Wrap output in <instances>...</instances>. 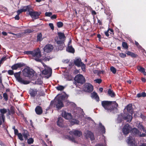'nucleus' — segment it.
I'll use <instances>...</instances> for the list:
<instances>
[{
  "instance_id": "61",
  "label": "nucleus",
  "mask_w": 146,
  "mask_h": 146,
  "mask_svg": "<svg viewBox=\"0 0 146 146\" xmlns=\"http://www.w3.org/2000/svg\"><path fill=\"white\" fill-rule=\"evenodd\" d=\"M56 16L55 15H54L51 17V19H55L56 18Z\"/></svg>"
},
{
  "instance_id": "35",
  "label": "nucleus",
  "mask_w": 146,
  "mask_h": 146,
  "mask_svg": "<svg viewBox=\"0 0 146 146\" xmlns=\"http://www.w3.org/2000/svg\"><path fill=\"white\" fill-rule=\"evenodd\" d=\"M100 127L101 128V130L102 131L103 133L105 132V128L104 126L102 125V124L101 123H100L99 124Z\"/></svg>"
},
{
  "instance_id": "22",
  "label": "nucleus",
  "mask_w": 146,
  "mask_h": 146,
  "mask_svg": "<svg viewBox=\"0 0 146 146\" xmlns=\"http://www.w3.org/2000/svg\"><path fill=\"white\" fill-rule=\"evenodd\" d=\"M0 112L1 113V114H0V116L2 117L3 118V117L5 118L4 114L7 112V110L5 108L1 109L0 110Z\"/></svg>"
},
{
  "instance_id": "10",
  "label": "nucleus",
  "mask_w": 146,
  "mask_h": 146,
  "mask_svg": "<svg viewBox=\"0 0 146 146\" xmlns=\"http://www.w3.org/2000/svg\"><path fill=\"white\" fill-rule=\"evenodd\" d=\"M32 11H29V14L31 17L33 19H35L38 18L39 16L41 14L40 12H37L34 11L33 10H32V9H31Z\"/></svg>"
},
{
  "instance_id": "55",
  "label": "nucleus",
  "mask_w": 146,
  "mask_h": 146,
  "mask_svg": "<svg viewBox=\"0 0 146 146\" xmlns=\"http://www.w3.org/2000/svg\"><path fill=\"white\" fill-rule=\"evenodd\" d=\"M33 7L31 6H28V12L29 13V11H32L31 9H32V10H33Z\"/></svg>"
},
{
  "instance_id": "50",
  "label": "nucleus",
  "mask_w": 146,
  "mask_h": 146,
  "mask_svg": "<svg viewBox=\"0 0 146 146\" xmlns=\"http://www.w3.org/2000/svg\"><path fill=\"white\" fill-rule=\"evenodd\" d=\"M96 83H100L102 82V80L100 79H96L94 80Z\"/></svg>"
},
{
  "instance_id": "13",
  "label": "nucleus",
  "mask_w": 146,
  "mask_h": 146,
  "mask_svg": "<svg viewBox=\"0 0 146 146\" xmlns=\"http://www.w3.org/2000/svg\"><path fill=\"white\" fill-rule=\"evenodd\" d=\"M131 129V128L127 124L124 126L123 129V132L124 134L126 135L128 133Z\"/></svg>"
},
{
  "instance_id": "58",
  "label": "nucleus",
  "mask_w": 146,
  "mask_h": 146,
  "mask_svg": "<svg viewBox=\"0 0 146 146\" xmlns=\"http://www.w3.org/2000/svg\"><path fill=\"white\" fill-rule=\"evenodd\" d=\"M14 131L15 134V135H17V134L19 133H18V131L17 129L15 130H14Z\"/></svg>"
},
{
  "instance_id": "28",
  "label": "nucleus",
  "mask_w": 146,
  "mask_h": 146,
  "mask_svg": "<svg viewBox=\"0 0 146 146\" xmlns=\"http://www.w3.org/2000/svg\"><path fill=\"white\" fill-rule=\"evenodd\" d=\"M126 53L128 55L132 57H135L136 56V55L132 52L127 51Z\"/></svg>"
},
{
  "instance_id": "30",
  "label": "nucleus",
  "mask_w": 146,
  "mask_h": 146,
  "mask_svg": "<svg viewBox=\"0 0 146 146\" xmlns=\"http://www.w3.org/2000/svg\"><path fill=\"white\" fill-rule=\"evenodd\" d=\"M146 96V94L144 92H142L141 93H139L137 94V97L138 98H140L141 97H145Z\"/></svg>"
},
{
  "instance_id": "36",
  "label": "nucleus",
  "mask_w": 146,
  "mask_h": 146,
  "mask_svg": "<svg viewBox=\"0 0 146 146\" xmlns=\"http://www.w3.org/2000/svg\"><path fill=\"white\" fill-rule=\"evenodd\" d=\"M122 47L125 49H127L128 48V46L127 43L125 42H123L122 43Z\"/></svg>"
},
{
  "instance_id": "62",
  "label": "nucleus",
  "mask_w": 146,
  "mask_h": 146,
  "mask_svg": "<svg viewBox=\"0 0 146 146\" xmlns=\"http://www.w3.org/2000/svg\"><path fill=\"white\" fill-rule=\"evenodd\" d=\"M2 34L4 36H6L7 35V33L5 32H2Z\"/></svg>"
},
{
  "instance_id": "1",
  "label": "nucleus",
  "mask_w": 146,
  "mask_h": 146,
  "mask_svg": "<svg viewBox=\"0 0 146 146\" xmlns=\"http://www.w3.org/2000/svg\"><path fill=\"white\" fill-rule=\"evenodd\" d=\"M29 54L31 55L34 57V58L36 61L41 62L44 68V70L42 71V74L48 75V78L51 76L52 73V69L47 66L43 63L41 62V60L39 59L41 57V55L40 50L39 49L35 50L33 51H28V55Z\"/></svg>"
},
{
  "instance_id": "40",
  "label": "nucleus",
  "mask_w": 146,
  "mask_h": 146,
  "mask_svg": "<svg viewBox=\"0 0 146 146\" xmlns=\"http://www.w3.org/2000/svg\"><path fill=\"white\" fill-rule=\"evenodd\" d=\"M111 71L113 73L115 74L116 72V69L114 67L112 66L110 68Z\"/></svg>"
},
{
  "instance_id": "64",
  "label": "nucleus",
  "mask_w": 146,
  "mask_h": 146,
  "mask_svg": "<svg viewBox=\"0 0 146 146\" xmlns=\"http://www.w3.org/2000/svg\"><path fill=\"white\" fill-rule=\"evenodd\" d=\"M103 89L102 88H100L99 89V91L100 92H102L103 91Z\"/></svg>"
},
{
  "instance_id": "53",
  "label": "nucleus",
  "mask_w": 146,
  "mask_h": 146,
  "mask_svg": "<svg viewBox=\"0 0 146 146\" xmlns=\"http://www.w3.org/2000/svg\"><path fill=\"white\" fill-rule=\"evenodd\" d=\"M23 12V10H22L21 9L18 10L17 11V14L19 15L20 13H21Z\"/></svg>"
},
{
  "instance_id": "57",
  "label": "nucleus",
  "mask_w": 146,
  "mask_h": 146,
  "mask_svg": "<svg viewBox=\"0 0 146 146\" xmlns=\"http://www.w3.org/2000/svg\"><path fill=\"white\" fill-rule=\"evenodd\" d=\"M139 135L141 137H143L145 136L146 134L145 133L141 134V132H140L139 134Z\"/></svg>"
},
{
  "instance_id": "17",
  "label": "nucleus",
  "mask_w": 146,
  "mask_h": 146,
  "mask_svg": "<svg viewBox=\"0 0 146 146\" xmlns=\"http://www.w3.org/2000/svg\"><path fill=\"white\" fill-rule=\"evenodd\" d=\"M64 121L63 119L61 117L58 118L57 122L58 126L60 127H62L63 126Z\"/></svg>"
},
{
  "instance_id": "2",
  "label": "nucleus",
  "mask_w": 146,
  "mask_h": 146,
  "mask_svg": "<svg viewBox=\"0 0 146 146\" xmlns=\"http://www.w3.org/2000/svg\"><path fill=\"white\" fill-rule=\"evenodd\" d=\"M102 105L105 110L109 111H111L118 106V104L114 101H103L102 102Z\"/></svg>"
},
{
  "instance_id": "38",
  "label": "nucleus",
  "mask_w": 146,
  "mask_h": 146,
  "mask_svg": "<svg viewBox=\"0 0 146 146\" xmlns=\"http://www.w3.org/2000/svg\"><path fill=\"white\" fill-rule=\"evenodd\" d=\"M27 130H24V133H23V137L25 139H27Z\"/></svg>"
},
{
  "instance_id": "56",
  "label": "nucleus",
  "mask_w": 146,
  "mask_h": 146,
  "mask_svg": "<svg viewBox=\"0 0 146 146\" xmlns=\"http://www.w3.org/2000/svg\"><path fill=\"white\" fill-rule=\"evenodd\" d=\"M19 15L18 14L15 17V20H19Z\"/></svg>"
},
{
  "instance_id": "29",
  "label": "nucleus",
  "mask_w": 146,
  "mask_h": 146,
  "mask_svg": "<svg viewBox=\"0 0 146 146\" xmlns=\"http://www.w3.org/2000/svg\"><path fill=\"white\" fill-rule=\"evenodd\" d=\"M108 94L111 97H113L115 96V94L114 92L110 89H109L108 91Z\"/></svg>"
},
{
  "instance_id": "49",
  "label": "nucleus",
  "mask_w": 146,
  "mask_h": 146,
  "mask_svg": "<svg viewBox=\"0 0 146 146\" xmlns=\"http://www.w3.org/2000/svg\"><path fill=\"white\" fill-rule=\"evenodd\" d=\"M52 15V13L51 12H46L45 13V15L47 17H50Z\"/></svg>"
},
{
  "instance_id": "12",
  "label": "nucleus",
  "mask_w": 146,
  "mask_h": 146,
  "mask_svg": "<svg viewBox=\"0 0 146 146\" xmlns=\"http://www.w3.org/2000/svg\"><path fill=\"white\" fill-rule=\"evenodd\" d=\"M84 86V90L86 92H91L93 90V87L92 85L90 83H86Z\"/></svg>"
},
{
  "instance_id": "21",
  "label": "nucleus",
  "mask_w": 146,
  "mask_h": 146,
  "mask_svg": "<svg viewBox=\"0 0 146 146\" xmlns=\"http://www.w3.org/2000/svg\"><path fill=\"white\" fill-rule=\"evenodd\" d=\"M35 111L36 113L38 115L41 114L42 112L41 108L39 106H38L36 108Z\"/></svg>"
},
{
  "instance_id": "3",
  "label": "nucleus",
  "mask_w": 146,
  "mask_h": 146,
  "mask_svg": "<svg viewBox=\"0 0 146 146\" xmlns=\"http://www.w3.org/2000/svg\"><path fill=\"white\" fill-rule=\"evenodd\" d=\"M64 97V96L62 95L60 96L59 97H56L54 99V101L51 102L50 105H52L54 104V105H55L58 109H60L64 106L62 102Z\"/></svg>"
},
{
  "instance_id": "18",
  "label": "nucleus",
  "mask_w": 146,
  "mask_h": 146,
  "mask_svg": "<svg viewBox=\"0 0 146 146\" xmlns=\"http://www.w3.org/2000/svg\"><path fill=\"white\" fill-rule=\"evenodd\" d=\"M86 136V137H89L91 140H93L94 139V135L93 133L90 131H87Z\"/></svg>"
},
{
  "instance_id": "27",
  "label": "nucleus",
  "mask_w": 146,
  "mask_h": 146,
  "mask_svg": "<svg viewBox=\"0 0 146 146\" xmlns=\"http://www.w3.org/2000/svg\"><path fill=\"white\" fill-rule=\"evenodd\" d=\"M125 119L127 120L128 122H130L132 118V117L131 115H128L126 117H125Z\"/></svg>"
},
{
  "instance_id": "32",
  "label": "nucleus",
  "mask_w": 146,
  "mask_h": 146,
  "mask_svg": "<svg viewBox=\"0 0 146 146\" xmlns=\"http://www.w3.org/2000/svg\"><path fill=\"white\" fill-rule=\"evenodd\" d=\"M137 127L139 129H142L143 131L146 133V130L143 127L140 123H139V124L137 125Z\"/></svg>"
},
{
  "instance_id": "43",
  "label": "nucleus",
  "mask_w": 146,
  "mask_h": 146,
  "mask_svg": "<svg viewBox=\"0 0 146 146\" xmlns=\"http://www.w3.org/2000/svg\"><path fill=\"white\" fill-rule=\"evenodd\" d=\"M17 136L19 139L21 141L23 140V136L21 133H19L17 134Z\"/></svg>"
},
{
  "instance_id": "46",
  "label": "nucleus",
  "mask_w": 146,
  "mask_h": 146,
  "mask_svg": "<svg viewBox=\"0 0 146 146\" xmlns=\"http://www.w3.org/2000/svg\"><path fill=\"white\" fill-rule=\"evenodd\" d=\"M80 66L81 67L83 71H84L85 70V65L84 64H83V63H81L80 65Z\"/></svg>"
},
{
  "instance_id": "37",
  "label": "nucleus",
  "mask_w": 146,
  "mask_h": 146,
  "mask_svg": "<svg viewBox=\"0 0 146 146\" xmlns=\"http://www.w3.org/2000/svg\"><path fill=\"white\" fill-rule=\"evenodd\" d=\"M132 131L133 133L135 134H137L138 135L139 134L140 132H139V131L136 128H134L133 130Z\"/></svg>"
},
{
  "instance_id": "52",
  "label": "nucleus",
  "mask_w": 146,
  "mask_h": 146,
  "mask_svg": "<svg viewBox=\"0 0 146 146\" xmlns=\"http://www.w3.org/2000/svg\"><path fill=\"white\" fill-rule=\"evenodd\" d=\"M27 6L24 7L22 9L23 12H25L27 11Z\"/></svg>"
},
{
  "instance_id": "16",
  "label": "nucleus",
  "mask_w": 146,
  "mask_h": 146,
  "mask_svg": "<svg viewBox=\"0 0 146 146\" xmlns=\"http://www.w3.org/2000/svg\"><path fill=\"white\" fill-rule=\"evenodd\" d=\"M91 97L92 98L95 99L97 102L99 101V98L97 94L94 92L91 94Z\"/></svg>"
},
{
  "instance_id": "26",
  "label": "nucleus",
  "mask_w": 146,
  "mask_h": 146,
  "mask_svg": "<svg viewBox=\"0 0 146 146\" xmlns=\"http://www.w3.org/2000/svg\"><path fill=\"white\" fill-rule=\"evenodd\" d=\"M66 50L67 51L71 52L74 53V49L73 48L72 46H68V48H67Z\"/></svg>"
},
{
  "instance_id": "42",
  "label": "nucleus",
  "mask_w": 146,
  "mask_h": 146,
  "mask_svg": "<svg viewBox=\"0 0 146 146\" xmlns=\"http://www.w3.org/2000/svg\"><path fill=\"white\" fill-rule=\"evenodd\" d=\"M3 97L5 101H7L8 100V95L7 93H5L3 94Z\"/></svg>"
},
{
  "instance_id": "45",
  "label": "nucleus",
  "mask_w": 146,
  "mask_h": 146,
  "mask_svg": "<svg viewBox=\"0 0 146 146\" xmlns=\"http://www.w3.org/2000/svg\"><path fill=\"white\" fill-rule=\"evenodd\" d=\"M72 123H73V124H78L79 122L78 121L74 119H72L71 121Z\"/></svg>"
},
{
  "instance_id": "6",
  "label": "nucleus",
  "mask_w": 146,
  "mask_h": 146,
  "mask_svg": "<svg viewBox=\"0 0 146 146\" xmlns=\"http://www.w3.org/2000/svg\"><path fill=\"white\" fill-rule=\"evenodd\" d=\"M36 78V75L32 69L28 67V80H35Z\"/></svg>"
},
{
  "instance_id": "33",
  "label": "nucleus",
  "mask_w": 146,
  "mask_h": 146,
  "mask_svg": "<svg viewBox=\"0 0 146 146\" xmlns=\"http://www.w3.org/2000/svg\"><path fill=\"white\" fill-rule=\"evenodd\" d=\"M42 40V35L41 33L38 34L37 37V40L38 41H41Z\"/></svg>"
},
{
  "instance_id": "54",
  "label": "nucleus",
  "mask_w": 146,
  "mask_h": 146,
  "mask_svg": "<svg viewBox=\"0 0 146 146\" xmlns=\"http://www.w3.org/2000/svg\"><path fill=\"white\" fill-rule=\"evenodd\" d=\"M49 25L50 27L51 28V29L52 30L54 29V27L53 25V24L52 23H49Z\"/></svg>"
},
{
  "instance_id": "39",
  "label": "nucleus",
  "mask_w": 146,
  "mask_h": 146,
  "mask_svg": "<svg viewBox=\"0 0 146 146\" xmlns=\"http://www.w3.org/2000/svg\"><path fill=\"white\" fill-rule=\"evenodd\" d=\"M34 140L33 138H30L28 139V144H31L33 143Z\"/></svg>"
},
{
  "instance_id": "41",
  "label": "nucleus",
  "mask_w": 146,
  "mask_h": 146,
  "mask_svg": "<svg viewBox=\"0 0 146 146\" xmlns=\"http://www.w3.org/2000/svg\"><path fill=\"white\" fill-rule=\"evenodd\" d=\"M119 56L121 58H125L126 56V54L123 53H119Z\"/></svg>"
},
{
  "instance_id": "31",
  "label": "nucleus",
  "mask_w": 146,
  "mask_h": 146,
  "mask_svg": "<svg viewBox=\"0 0 146 146\" xmlns=\"http://www.w3.org/2000/svg\"><path fill=\"white\" fill-rule=\"evenodd\" d=\"M23 75L25 77L27 76V68L24 69L23 71Z\"/></svg>"
},
{
  "instance_id": "23",
  "label": "nucleus",
  "mask_w": 146,
  "mask_h": 146,
  "mask_svg": "<svg viewBox=\"0 0 146 146\" xmlns=\"http://www.w3.org/2000/svg\"><path fill=\"white\" fill-rule=\"evenodd\" d=\"M138 70L140 72L143 73L144 75H146V72L145 71L144 68L142 67L139 66L137 67Z\"/></svg>"
},
{
  "instance_id": "51",
  "label": "nucleus",
  "mask_w": 146,
  "mask_h": 146,
  "mask_svg": "<svg viewBox=\"0 0 146 146\" xmlns=\"http://www.w3.org/2000/svg\"><path fill=\"white\" fill-rule=\"evenodd\" d=\"M8 73L10 75H12L14 74L13 71L12 70H9L8 71Z\"/></svg>"
},
{
  "instance_id": "4",
  "label": "nucleus",
  "mask_w": 146,
  "mask_h": 146,
  "mask_svg": "<svg viewBox=\"0 0 146 146\" xmlns=\"http://www.w3.org/2000/svg\"><path fill=\"white\" fill-rule=\"evenodd\" d=\"M70 134L74 135L75 137L70 138V140L74 143H77V140L78 137H80L82 135L81 132L78 130H73L70 131Z\"/></svg>"
},
{
  "instance_id": "5",
  "label": "nucleus",
  "mask_w": 146,
  "mask_h": 146,
  "mask_svg": "<svg viewBox=\"0 0 146 146\" xmlns=\"http://www.w3.org/2000/svg\"><path fill=\"white\" fill-rule=\"evenodd\" d=\"M58 34L60 40H57L56 38L55 40L56 41V43L58 44L60 46H61L62 47L59 48V49L61 50L63 49V48L64 46V44L63 42L64 39L65 37L63 33L59 32L58 33Z\"/></svg>"
},
{
  "instance_id": "44",
  "label": "nucleus",
  "mask_w": 146,
  "mask_h": 146,
  "mask_svg": "<svg viewBox=\"0 0 146 146\" xmlns=\"http://www.w3.org/2000/svg\"><path fill=\"white\" fill-rule=\"evenodd\" d=\"M57 25L58 27L60 28L63 25V23L61 22H59L57 23Z\"/></svg>"
},
{
  "instance_id": "11",
  "label": "nucleus",
  "mask_w": 146,
  "mask_h": 146,
  "mask_svg": "<svg viewBox=\"0 0 146 146\" xmlns=\"http://www.w3.org/2000/svg\"><path fill=\"white\" fill-rule=\"evenodd\" d=\"M127 142L130 146H138L137 141H135L133 137H130L128 139Z\"/></svg>"
},
{
  "instance_id": "60",
  "label": "nucleus",
  "mask_w": 146,
  "mask_h": 146,
  "mask_svg": "<svg viewBox=\"0 0 146 146\" xmlns=\"http://www.w3.org/2000/svg\"><path fill=\"white\" fill-rule=\"evenodd\" d=\"M108 31V30L107 31L105 32V34L107 36H109Z\"/></svg>"
},
{
  "instance_id": "9",
  "label": "nucleus",
  "mask_w": 146,
  "mask_h": 146,
  "mask_svg": "<svg viewBox=\"0 0 146 146\" xmlns=\"http://www.w3.org/2000/svg\"><path fill=\"white\" fill-rule=\"evenodd\" d=\"M75 81L77 83L82 84L85 82V80L84 76L82 74L77 75L74 78Z\"/></svg>"
},
{
  "instance_id": "48",
  "label": "nucleus",
  "mask_w": 146,
  "mask_h": 146,
  "mask_svg": "<svg viewBox=\"0 0 146 146\" xmlns=\"http://www.w3.org/2000/svg\"><path fill=\"white\" fill-rule=\"evenodd\" d=\"M64 88V87L62 86H59L56 87V89L59 90H63Z\"/></svg>"
},
{
  "instance_id": "19",
  "label": "nucleus",
  "mask_w": 146,
  "mask_h": 146,
  "mask_svg": "<svg viewBox=\"0 0 146 146\" xmlns=\"http://www.w3.org/2000/svg\"><path fill=\"white\" fill-rule=\"evenodd\" d=\"M82 63L81 62V60L80 58H76L75 59L74 61L75 64L78 67H80V65Z\"/></svg>"
},
{
  "instance_id": "63",
  "label": "nucleus",
  "mask_w": 146,
  "mask_h": 146,
  "mask_svg": "<svg viewBox=\"0 0 146 146\" xmlns=\"http://www.w3.org/2000/svg\"><path fill=\"white\" fill-rule=\"evenodd\" d=\"M135 44L138 47L140 46V45H139L138 43L136 41H135Z\"/></svg>"
},
{
  "instance_id": "14",
  "label": "nucleus",
  "mask_w": 146,
  "mask_h": 146,
  "mask_svg": "<svg viewBox=\"0 0 146 146\" xmlns=\"http://www.w3.org/2000/svg\"><path fill=\"white\" fill-rule=\"evenodd\" d=\"M53 46L50 44H48L46 45L44 48V51L45 52L49 53L52 51L53 49Z\"/></svg>"
},
{
  "instance_id": "25",
  "label": "nucleus",
  "mask_w": 146,
  "mask_h": 146,
  "mask_svg": "<svg viewBox=\"0 0 146 146\" xmlns=\"http://www.w3.org/2000/svg\"><path fill=\"white\" fill-rule=\"evenodd\" d=\"M64 76L68 80H72L73 77L72 76L69 75L67 73H66L64 74Z\"/></svg>"
},
{
  "instance_id": "15",
  "label": "nucleus",
  "mask_w": 146,
  "mask_h": 146,
  "mask_svg": "<svg viewBox=\"0 0 146 146\" xmlns=\"http://www.w3.org/2000/svg\"><path fill=\"white\" fill-rule=\"evenodd\" d=\"M24 64L23 63H18L14 64L11 67V68L13 70H16L18 68L24 66Z\"/></svg>"
},
{
  "instance_id": "34",
  "label": "nucleus",
  "mask_w": 146,
  "mask_h": 146,
  "mask_svg": "<svg viewBox=\"0 0 146 146\" xmlns=\"http://www.w3.org/2000/svg\"><path fill=\"white\" fill-rule=\"evenodd\" d=\"M42 78L40 77V78H39L35 82L36 84H41L42 83Z\"/></svg>"
},
{
  "instance_id": "47",
  "label": "nucleus",
  "mask_w": 146,
  "mask_h": 146,
  "mask_svg": "<svg viewBox=\"0 0 146 146\" xmlns=\"http://www.w3.org/2000/svg\"><path fill=\"white\" fill-rule=\"evenodd\" d=\"M6 59L5 57H3L0 60V67L1 66V64H2L5 60Z\"/></svg>"
},
{
  "instance_id": "7",
  "label": "nucleus",
  "mask_w": 146,
  "mask_h": 146,
  "mask_svg": "<svg viewBox=\"0 0 146 146\" xmlns=\"http://www.w3.org/2000/svg\"><path fill=\"white\" fill-rule=\"evenodd\" d=\"M61 115L65 119L70 120L72 118V116L71 113L67 112L65 110L62 111Z\"/></svg>"
},
{
  "instance_id": "8",
  "label": "nucleus",
  "mask_w": 146,
  "mask_h": 146,
  "mask_svg": "<svg viewBox=\"0 0 146 146\" xmlns=\"http://www.w3.org/2000/svg\"><path fill=\"white\" fill-rule=\"evenodd\" d=\"M20 72L14 74V76L17 80L21 84H27V81L26 80H25L21 78L20 77Z\"/></svg>"
},
{
  "instance_id": "20",
  "label": "nucleus",
  "mask_w": 146,
  "mask_h": 146,
  "mask_svg": "<svg viewBox=\"0 0 146 146\" xmlns=\"http://www.w3.org/2000/svg\"><path fill=\"white\" fill-rule=\"evenodd\" d=\"M132 104H129L127 106V111L132 115L133 113V110L132 109Z\"/></svg>"
},
{
  "instance_id": "24",
  "label": "nucleus",
  "mask_w": 146,
  "mask_h": 146,
  "mask_svg": "<svg viewBox=\"0 0 146 146\" xmlns=\"http://www.w3.org/2000/svg\"><path fill=\"white\" fill-rule=\"evenodd\" d=\"M30 93L31 96H35L37 94V91L36 90L31 89L30 90Z\"/></svg>"
},
{
  "instance_id": "59",
  "label": "nucleus",
  "mask_w": 146,
  "mask_h": 146,
  "mask_svg": "<svg viewBox=\"0 0 146 146\" xmlns=\"http://www.w3.org/2000/svg\"><path fill=\"white\" fill-rule=\"evenodd\" d=\"M95 146H106V144L105 143L103 144H98L96 145Z\"/></svg>"
}]
</instances>
